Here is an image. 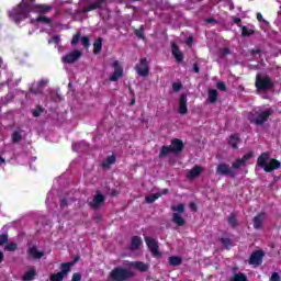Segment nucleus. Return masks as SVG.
Wrapping results in <instances>:
<instances>
[{
	"instance_id": "338daca9",
	"label": "nucleus",
	"mask_w": 281,
	"mask_h": 281,
	"mask_svg": "<svg viewBox=\"0 0 281 281\" xmlns=\"http://www.w3.org/2000/svg\"><path fill=\"white\" fill-rule=\"evenodd\" d=\"M0 164H5V158L0 156Z\"/></svg>"
},
{
	"instance_id": "72a5a7b5",
	"label": "nucleus",
	"mask_w": 281,
	"mask_h": 281,
	"mask_svg": "<svg viewBox=\"0 0 281 281\" xmlns=\"http://www.w3.org/2000/svg\"><path fill=\"white\" fill-rule=\"evenodd\" d=\"M171 211L178 212L179 214H183V212H186V204L180 203L178 205H173V206H171Z\"/></svg>"
},
{
	"instance_id": "f8f14e48",
	"label": "nucleus",
	"mask_w": 281,
	"mask_h": 281,
	"mask_svg": "<svg viewBox=\"0 0 281 281\" xmlns=\"http://www.w3.org/2000/svg\"><path fill=\"white\" fill-rule=\"evenodd\" d=\"M136 74H138V76H142L143 78H147V76L150 74V66H148L147 58L140 59V64L136 66Z\"/></svg>"
},
{
	"instance_id": "a18cd8bd",
	"label": "nucleus",
	"mask_w": 281,
	"mask_h": 281,
	"mask_svg": "<svg viewBox=\"0 0 281 281\" xmlns=\"http://www.w3.org/2000/svg\"><path fill=\"white\" fill-rule=\"evenodd\" d=\"M252 158H254V151H249L241 157V161H244V164H247V161H249V159H252Z\"/></svg>"
},
{
	"instance_id": "5701e85b",
	"label": "nucleus",
	"mask_w": 281,
	"mask_h": 281,
	"mask_svg": "<svg viewBox=\"0 0 281 281\" xmlns=\"http://www.w3.org/2000/svg\"><path fill=\"white\" fill-rule=\"evenodd\" d=\"M45 85H47V81L42 79L37 82V88L32 87L30 89L31 93H34V95H38L41 93H43V87H45Z\"/></svg>"
},
{
	"instance_id": "ea45409f",
	"label": "nucleus",
	"mask_w": 281,
	"mask_h": 281,
	"mask_svg": "<svg viewBox=\"0 0 281 281\" xmlns=\"http://www.w3.org/2000/svg\"><path fill=\"white\" fill-rule=\"evenodd\" d=\"M38 12H50L52 7L49 4H37L36 5Z\"/></svg>"
},
{
	"instance_id": "052dcab7",
	"label": "nucleus",
	"mask_w": 281,
	"mask_h": 281,
	"mask_svg": "<svg viewBox=\"0 0 281 281\" xmlns=\"http://www.w3.org/2000/svg\"><path fill=\"white\" fill-rule=\"evenodd\" d=\"M169 192H170V190L164 189V190L161 191V193H158V194H160V196H164V195L168 194Z\"/></svg>"
},
{
	"instance_id": "aec40b11",
	"label": "nucleus",
	"mask_w": 281,
	"mask_h": 281,
	"mask_svg": "<svg viewBox=\"0 0 281 281\" xmlns=\"http://www.w3.org/2000/svg\"><path fill=\"white\" fill-rule=\"evenodd\" d=\"M130 267H134L137 271H140V273H146V271H148V265L144 261H133L130 263Z\"/></svg>"
},
{
	"instance_id": "58836bf2",
	"label": "nucleus",
	"mask_w": 281,
	"mask_h": 281,
	"mask_svg": "<svg viewBox=\"0 0 281 281\" xmlns=\"http://www.w3.org/2000/svg\"><path fill=\"white\" fill-rule=\"evenodd\" d=\"M80 38H82V35L80 34V32H78L77 34H75L72 36V40L70 42V44L72 45V47H76V45H78V43H80Z\"/></svg>"
},
{
	"instance_id": "c756f323",
	"label": "nucleus",
	"mask_w": 281,
	"mask_h": 281,
	"mask_svg": "<svg viewBox=\"0 0 281 281\" xmlns=\"http://www.w3.org/2000/svg\"><path fill=\"white\" fill-rule=\"evenodd\" d=\"M115 161H116L115 155L108 156L105 161L102 164V168H110V166H113Z\"/></svg>"
},
{
	"instance_id": "0eeeda50",
	"label": "nucleus",
	"mask_w": 281,
	"mask_h": 281,
	"mask_svg": "<svg viewBox=\"0 0 281 281\" xmlns=\"http://www.w3.org/2000/svg\"><path fill=\"white\" fill-rule=\"evenodd\" d=\"M71 267H74V262H64L60 265V271L57 273H52L49 276L50 281H63L67 276L69 274V271H71Z\"/></svg>"
},
{
	"instance_id": "69168bd1",
	"label": "nucleus",
	"mask_w": 281,
	"mask_h": 281,
	"mask_svg": "<svg viewBox=\"0 0 281 281\" xmlns=\"http://www.w3.org/2000/svg\"><path fill=\"white\" fill-rule=\"evenodd\" d=\"M191 210H194V212H196V204L192 203L191 204Z\"/></svg>"
},
{
	"instance_id": "0e129e2a",
	"label": "nucleus",
	"mask_w": 281,
	"mask_h": 281,
	"mask_svg": "<svg viewBox=\"0 0 281 281\" xmlns=\"http://www.w3.org/2000/svg\"><path fill=\"white\" fill-rule=\"evenodd\" d=\"M3 262V251H0V263Z\"/></svg>"
},
{
	"instance_id": "412c9836",
	"label": "nucleus",
	"mask_w": 281,
	"mask_h": 281,
	"mask_svg": "<svg viewBox=\"0 0 281 281\" xmlns=\"http://www.w3.org/2000/svg\"><path fill=\"white\" fill-rule=\"evenodd\" d=\"M265 221V213H259L254 217L252 224L255 229H262V222Z\"/></svg>"
},
{
	"instance_id": "a19ab883",
	"label": "nucleus",
	"mask_w": 281,
	"mask_h": 281,
	"mask_svg": "<svg viewBox=\"0 0 281 281\" xmlns=\"http://www.w3.org/2000/svg\"><path fill=\"white\" fill-rule=\"evenodd\" d=\"M36 21H37L38 23H47V25H50V23H52V19H49V18H47V16H45V15H40V16L36 19Z\"/></svg>"
},
{
	"instance_id": "393cba45",
	"label": "nucleus",
	"mask_w": 281,
	"mask_h": 281,
	"mask_svg": "<svg viewBox=\"0 0 281 281\" xmlns=\"http://www.w3.org/2000/svg\"><path fill=\"white\" fill-rule=\"evenodd\" d=\"M172 222L178 226V227H183L186 225V220L183 216H181L179 213H173L172 214Z\"/></svg>"
},
{
	"instance_id": "9d476101",
	"label": "nucleus",
	"mask_w": 281,
	"mask_h": 281,
	"mask_svg": "<svg viewBox=\"0 0 281 281\" xmlns=\"http://www.w3.org/2000/svg\"><path fill=\"white\" fill-rule=\"evenodd\" d=\"M145 243L150 251V254L155 258H161V252L159 251V244H157V240L151 237H145Z\"/></svg>"
},
{
	"instance_id": "774afa93",
	"label": "nucleus",
	"mask_w": 281,
	"mask_h": 281,
	"mask_svg": "<svg viewBox=\"0 0 281 281\" xmlns=\"http://www.w3.org/2000/svg\"><path fill=\"white\" fill-rule=\"evenodd\" d=\"M78 260H80V257H75L72 265H74V262H78Z\"/></svg>"
},
{
	"instance_id": "de8ad7c7",
	"label": "nucleus",
	"mask_w": 281,
	"mask_h": 281,
	"mask_svg": "<svg viewBox=\"0 0 281 281\" xmlns=\"http://www.w3.org/2000/svg\"><path fill=\"white\" fill-rule=\"evenodd\" d=\"M216 87H217L218 91H227V86L223 81H218L216 83Z\"/></svg>"
},
{
	"instance_id": "49530a36",
	"label": "nucleus",
	"mask_w": 281,
	"mask_h": 281,
	"mask_svg": "<svg viewBox=\"0 0 281 281\" xmlns=\"http://www.w3.org/2000/svg\"><path fill=\"white\" fill-rule=\"evenodd\" d=\"M81 45H83L85 49H88L89 45H91L89 37L82 36L81 37Z\"/></svg>"
},
{
	"instance_id": "e2e57ef3",
	"label": "nucleus",
	"mask_w": 281,
	"mask_h": 281,
	"mask_svg": "<svg viewBox=\"0 0 281 281\" xmlns=\"http://www.w3.org/2000/svg\"><path fill=\"white\" fill-rule=\"evenodd\" d=\"M251 54L256 55V54H260V49H252Z\"/></svg>"
},
{
	"instance_id": "7ed1b4c3",
	"label": "nucleus",
	"mask_w": 281,
	"mask_h": 281,
	"mask_svg": "<svg viewBox=\"0 0 281 281\" xmlns=\"http://www.w3.org/2000/svg\"><path fill=\"white\" fill-rule=\"evenodd\" d=\"M109 278L111 281H127L135 278V272L124 267H115L110 273Z\"/></svg>"
},
{
	"instance_id": "423d86ee",
	"label": "nucleus",
	"mask_w": 281,
	"mask_h": 281,
	"mask_svg": "<svg viewBox=\"0 0 281 281\" xmlns=\"http://www.w3.org/2000/svg\"><path fill=\"white\" fill-rule=\"evenodd\" d=\"M255 87L258 91H269V89H273L274 83L273 80H271V77L269 75L266 76H256Z\"/></svg>"
},
{
	"instance_id": "37998d69",
	"label": "nucleus",
	"mask_w": 281,
	"mask_h": 281,
	"mask_svg": "<svg viewBox=\"0 0 281 281\" xmlns=\"http://www.w3.org/2000/svg\"><path fill=\"white\" fill-rule=\"evenodd\" d=\"M45 109L37 106L35 110H32L33 117H41V113H44Z\"/></svg>"
},
{
	"instance_id": "4d7b16f0",
	"label": "nucleus",
	"mask_w": 281,
	"mask_h": 281,
	"mask_svg": "<svg viewBox=\"0 0 281 281\" xmlns=\"http://www.w3.org/2000/svg\"><path fill=\"white\" fill-rule=\"evenodd\" d=\"M67 205H68L67 199H61V200H60V207H61V209H63V207H67Z\"/></svg>"
},
{
	"instance_id": "6ab92c4d",
	"label": "nucleus",
	"mask_w": 281,
	"mask_h": 281,
	"mask_svg": "<svg viewBox=\"0 0 281 281\" xmlns=\"http://www.w3.org/2000/svg\"><path fill=\"white\" fill-rule=\"evenodd\" d=\"M203 172V167L195 165L187 175L188 179H196Z\"/></svg>"
},
{
	"instance_id": "13d9d810",
	"label": "nucleus",
	"mask_w": 281,
	"mask_h": 281,
	"mask_svg": "<svg viewBox=\"0 0 281 281\" xmlns=\"http://www.w3.org/2000/svg\"><path fill=\"white\" fill-rule=\"evenodd\" d=\"M193 71H194V74H199V71H201L199 64H193Z\"/></svg>"
},
{
	"instance_id": "1a4fd4ad",
	"label": "nucleus",
	"mask_w": 281,
	"mask_h": 281,
	"mask_svg": "<svg viewBox=\"0 0 281 281\" xmlns=\"http://www.w3.org/2000/svg\"><path fill=\"white\" fill-rule=\"evenodd\" d=\"M105 201L106 198L104 194L100 193V191H97L93 200L88 202V205L91 207V210H100V207L104 205Z\"/></svg>"
},
{
	"instance_id": "4468645a",
	"label": "nucleus",
	"mask_w": 281,
	"mask_h": 281,
	"mask_svg": "<svg viewBox=\"0 0 281 281\" xmlns=\"http://www.w3.org/2000/svg\"><path fill=\"white\" fill-rule=\"evenodd\" d=\"M80 56H82V52L75 49L63 57V63L71 65L76 63V60H79Z\"/></svg>"
},
{
	"instance_id": "bb28decb",
	"label": "nucleus",
	"mask_w": 281,
	"mask_h": 281,
	"mask_svg": "<svg viewBox=\"0 0 281 281\" xmlns=\"http://www.w3.org/2000/svg\"><path fill=\"white\" fill-rule=\"evenodd\" d=\"M183 262V259L179 256L169 257V265L171 267H179Z\"/></svg>"
},
{
	"instance_id": "a878e982",
	"label": "nucleus",
	"mask_w": 281,
	"mask_h": 281,
	"mask_svg": "<svg viewBox=\"0 0 281 281\" xmlns=\"http://www.w3.org/2000/svg\"><path fill=\"white\" fill-rule=\"evenodd\" d=\"M34 278H36V270L34 268H32L24 273V276L22 277V280L32 281V280H34Z\"/></svg>"
},
{
	"instance_id": "b1692460",
	"label": "nucleus",
	"mask_w": 281,
	"mask_h": 281,
	"mask_svg": "<svg viewBox=\"0 0 281 281\" xmlns=\"http://www.w3.org/2000/svg\"><path fill=\"white\" fill-rule=\"evenodd\" d=\"M142 246V237L139 236H133L131 240V249L132 251H137L139 247Z\"/></svg>"
},
{
	"instance_id": "6e6d98bb",
	"label": "nucleus",
	"mask_w": 281,
	"mask_h": 281,
	"mask_svg": "<svg viewBox=\"0 0 281 281\" xmlns=\"http://www.w3.org/2000/svg\"><path fill=\"white\" fill-rule=\"evenodd\" d=\"M229 54H232V50H229V48L224 47V48L222 49V56H229Z\"/></svg>"
},
{
	"instance_id": "5fc2aeb1",
	"label": "nucleus",
	"mask_w": 281,
	"mask_h": 281,
	"mask_svg": "<svg viewBox=\"0 0 281 281\" xmlns=\"http://www.w3.org/2000/svg\"><path fill=\"white\" fill-rule=\"evenodd\" d=\"M270 280L271 281H280V274L278 272H273Z\"/></svg>"
},
{
	"instance_id": "dca6fc26",
	"label": "nucleus",
	"mask_w": 281,
	"mask_h": 281,
	"mask_svg": "<svg viewBox=\"0 0 281 281\" xmlns=\"http://www.w3.org/2000/svg\"><path fill=\"white\" fill-rule=\"evenodd\" d=\"M178 113L180 115L188 114V94H181L179 99Z\"/></svg>"
},
{
	"instance_id": "09e8293b",
	"label": "nucleus",
	"mask_w": 281,
	"mask_h": 281,
	"mask_svg": "<svg viewBox=\"0 0 281 281\" xmlns=\"http://www.w3.org/2000/svg\"><path fill=\"white\" fill-rule=\"evenodd\" d=\"M48 43H54L55 45H58L60 43V35H55L50 40H48Z\"/></svg>"
},
{
	"instance_id": "20e7f679",
	"label": "nucleus",
	"mask_w": 281,
	"mask_h": 281,
	"mask_svg": "<svg viewBox=\"0 0 281 281\" xmlns=\"http://www.w3.org/2000/svg\"><path fill=\"white\" fill-rule=\"evenodd\" d=\"M184 148L183 145V140L179 139V138H173L171 140V144L169 146H162L159 153V157H168V155H170V153H182Z\"/></svg>"
},
{
	"instance_id": "f257e3e1",
	"label": "nucleus",
	"mask_w": 281,
	"mask_h": 281,
	"mask_svg": "<svg viewBox=\"0 0 281 281\" xmlns=\"http://www.w3.org/2000/svg\"><path fill=\"white\" fill-rule=\"evenodd\" d=\"M269 153H261V155H259V157L257 158V166H259V168H263L265 172H273V170H280V160L276 158L269 160Z\"/></svg>"
},
{
	"instance_id": "9b49d317",
	"label": "nucleus",
	"mask_w": 281,
	"mask_h": 281,
	"mask_svg": "<svg viewBox=\"0 0 281 281\" xmlns=\"http://www.w3.org/2000/svg\"><path fill=\"white\" fill-rule=\"evenodd\" d=\"M114 72L110 76V82H117L120 78H124V68L120 65V61L114 60L112 64Z\"/></svg>"
},
{
	"instance_id": "2eb2a0df",
	"label": "nucleus",
	"mask_w": 281,
	"mask_h": 281,
	"mask_svg": "<svg viewBox=\"0 0 281 281\" xmlns=\"http://www.w3.org/2000/svg\"><path fill=\"white\" fill-rule=\"evenodd\" d=\"M106 3V0H97L95 2L89 3L87 7L82 9V14H87L88 12H93V10H100L102 5Z\"/></svg>"
},
{
	"instance_id": "cd10ccee",
	"label": "nucleus",
	"mask_w": 281,
	"mask_h": 281,
	"mask_svg": "<svg viewBox=\"0 0 281 281\" xmlns=\"http://www.w3.org/2000/svg\"><path fill=\"white\" fill-rule=\"evenodd\" d=\"M218 100V91L216 89L209 90V102L214 104Z\"/></svg>"
},
{
	"instance_id": "7c9ffc66",
	"label": "nucleus",
	"mask_w": 281,
	"mask_h": 281,
	"mask_svg": "<svg viewBox=\"0 0 281 281\" xmlns=\"http://www.w3.org/2000/svg\"><path fill=\"white\" fill-rule=\"evenodd\" d=\"M102 52V37L93 43V54H100Z\"/></svg>"
},
{
	"instance_id": "f03ea898",
	"label": "nucleus",
	"mask_w": 281,
	"mask_h": 281,
	"mask_svg": "<svg viewBox=\"0 0 281 281\" xmlns=\"http://www.w3.org/2000/svg\"><path fill=\"white\" fill-rule=\"evenodd\" d=\"M30 12H32V4L20 3L9 13V16H11L15 23H21V21L30 16Z\"/></svg>"
},
{
	"instance_id": "39448f33",
	"label": "nucleus",
	"mask_w": 281,
	"mask_h": 281,
	"mask_svg": "<svg viewBox=\"0 0 281 281\" xmlns=\"http://www.w3.org/2000/svg\"><path fill=\"white\" fill-rule=\"evenodd\" d=\"M272 115H273V110L268 109L266 111H262L261 113L251 112L248 115V120H249L250 124H255L256 126H262V124H265V122H267L269 120V117Z\"/></svg>"
},
{
	"instance_id": "ddd939ff",
	"label": "nucleus",
	"mask_w": 281,
	"mask_h": 281,
	"mask_svg": "<svg viewBox=\"0 0 281 281\" xmlns=\"http://www.w3.org/2000/svg\"><path fill=\"white\" fill-rule=\"evenodd\" d=\"M216 175H222V177H236V173L232 170V167L225 162L217 165Z\"/></svg>"
},
{
	"instance_id": "c03bdc74",
	"label": "nucleus",
	"mask_w": 281,
	"mask_h": 281,
	"mask_svg": "<svg viewBox=\"0 0 281 281\" xmlns=\"http://www.w3.org/2000/svg\"><path fill=\"white\" fill-rule=\"evenodd\" d=\"M220 243H222L224 247H232V239L229 238L221 237Z\"/></svg>"
},
{
	"instance_id": "8fccbe9b",
	"label": "nucleus",
	"mask_w": 281,
	"mask_h": 281,
	"mask_svg": "<svg viewBox=\"0 0 281 281\" xmlns=\"http://www.w3.org/2000/svg\"><path fill=\"white\" fill-rule=\"evenodd\" d=\"M183 88V85H181L180 82H173L172 83V89L173 91L177 93L179 91H181V89Z\"/></svg>"
},
{
	"instance_id": "c85d7f7f",
	"label": "nucleus",
	"mask_w": 281,
	"mask_h": 281,
	"mask_svg": "<svg viewBox=\"0 0 281 281\" xmlns=\"http://www.w3.org/2000/svg\"><path fill=\"white\" fill-rule=\"evenodd\" d=\"M227 223L231 227H233V229L238 227V220L236 218V214L231 213L227 218Z\"/></svg>"
},
{
	"instance_id": "a211bd4d",
	"label": "nucleus",
	"mask_w": 281,
	"mask_h": 281,
	"mask_svg": "<svg viewBox=\"0 0 281 281\" xmlns=\"http://www.w3.org/2000/svg\"><path fill=\"white\" fill-rule=\"evenodd\" d=\"M29 256L31 258H33L34 260H41V258H43V256H45V252L38 251V247L33 246V247L29 248Z\"/></svg>"
},
{
	"instance_id": "6e6552de",
	"label": "nucleus",
	"mask_w": 281,
	"mask_h": 281,
	"mask_svg": "<svg viewBox=\"0 0 281 281\" xmlns=\"http://www.w3.org/2000/svg\"><path fill=\"white\" fill-rule=\"evenodd\" d=\"M265 256L266 254L262 249L252 251L248 259V265H250L251 267H260L262 265V260H265Z\"/></svg>"
},
{
	"instance_id": "f3484780",
	"label": "nucleus",
	"mask_w": 281,
	"mask_h": 281,
	"mask_svg": "<svg viewBox=\"0 0 281 281\" xmlns=\"http://www.w3.org/2000/svg\"><path fill=\"white\" fill-rule=\"evenodd\" d=\"M170 45L173 58L177 60V63H183V53H181L179 45L175 42H170Z\"/></svg>"
},
{
	"instance_id": "864d4df0",
	"label": "nucleus",
	"mask_w": 281,
	"mask_h": 281,
	"mask_svg": "<svg viewBox=\"0 0 281 281\" xmlns=\"http://www.w3.org/2000/svg\"><path fill=\"white\" fill-rule=\"evenodd\" d=\"M71 281H82V274L79 272L74 273Z\"/></svg>"
},
{
	"instance_id": "79ce46f5",
	"label": "nucleus",
	"mask_w": 281,
	"mask_h": 281,
	"mask_svg": "<svg viewBox=\"0 0 281 281\" xmlns=\"http://www.w3.org/2000/svg\"><path fill=\"white\" fill-rule=\"evenodd\" d=\"M135 36H137L138 38H146V36L144 35V26H140L139 29H136L134 31Z\"/></svg>"
},
{
	"instance_id": "473e14b6",
	"label": "nucleus",
	"mask_w": 281,
	"mask_h": 281,
	"mask_svg": "<svg viewBox=\"0 0 281 281\" xmlns=\"http://www.w3.org/2000/svg\"><path fill=\"white\" fill-rule=\"evenodd\" d=\"M12 144H19L23 139V135L19 131H14L11 135Z\"/></svg>"
},
{
	"instance_id": "bf43d9fd",
	"label": "nucleus",
	"mask_w": 281,
	"mask_h": 281,
	"mask_svg": "<svg viewBox=\"0 0 281 281\" xmlns=\"http://www.w3.org/2000/svg\"><path fill=\"white\" fill-rule=\"evenodd\" d=\"M257 21L265 23V19L262 18V13H257Z\"/></svg>"
},
{
	"instance_id": "f704fd0d",
	"label": "nucleus",
	"mask_w": 281,
	"mask_h": 281,
	"mask_svg": "<svg viewBox=\"0 0 281 281\" xmlns=\"http://www.w3.org/2000/svg\"><path fill=\"white\" fill-rule=\"evenodd\" d=\"M243 166H246L245 160L240 159H236L233 164H232V168H234V170H238L240 168H243Z\"/></svg>"
},
{
	"instance_id": "e433bc0d",
	"label": "nucleus",
	"mask_w": 281,
	"mask_h": 281,
	"mask_svg": "<svg viewBox=\"0 0 281 281\" xmlns=\"http://www.w3.org/2000/svg\"><path fill=\"white\" fill-rule=\"evenodd\" d=\"M5 251H16L19 249V245L16 243L12 241L5 245L4 247Z\"/></svg>"
},
{
	"instance_id": "4c0bfd02",
	"label": "nucleus",
	"mask_w": 281,
	"mask_h": 281,
	"mask_svg": "<svg viewBox=\"0 0 281 281\" xmlns=\"http://www.w3.org/2000/svg\"><path fill=\"white\" fill-rule=\"evenodd\" d=\"M159 196H161V194H159V193L147 195L145 198V201H146V203H154L155 201H157V199H159Z\"/></svg>"
},
{
	"instance_id": "c9c22d12",
	"label": "nucleus",
	"mask_w": 281,
	"mask_h": 281,
	"mask_svg": "<svg viewBox=\"0 0 281 281\" xmlns=\"http://www.w3.org/2000/svg\"><path fill=\"white\" fill-rule=\"evenodd\" d=\"M231 281H247V276L243 272L235 273Z\"/></svg>"
},
{
	"instance_id": "4be33fe9",
	"label": "nucleus",
	"mask_w": 281,
	"mask_h": 281,
	"mask_svg": "<svg viewBox=\"0 0 281 281\" xmlns=\"http://www.w3.org/2000/svg\"><path fill=\"white\" fill-rule=\"evenodd\" d=\"M240 135L238 134H233L228 138V146H232L234 150L238 148V144H240Z\"/></svg>"
},
{
	"instance_id": "603ef678",
	"label": "nucleus",
	"mask_w": 281,
	"mask_h": 281,
	"mask_svg": "<svg viewBox=\"0 0 281 281\" xmlns=\"http://www.w3.org/2000/svg\"><path fill=\"white\" fill-rule=\"evenodd\" d=\"M232 21L233 23H235V25H237V27H243L241 23H243V20L240 18H232Z\"/></svg>"
},
{
	"instance_id": "2f4dec72",
	"label": "nucleus",
	"mask_w": 281,
	"mask_h": 281,
	"mask_svg": "<svg viewBox=\"0 0 281 281\" xmlns=\"http://www.w3.org/2000/svg\"><path fill=\"white\" fill-rule=\"evenodd\" d=\"M256 34V31L248 29L247 26H241V36L249 37L254 36Z\"/></svg>"
},
{
	"instance_id": "680f3d73",
	"label": "nucleus",
	"mask_w": 281,
	"mask_h": 281,
	"mask_svg": "<svg viewBox=\"0 0 281 281\" xmlns=\"http://www.w3.org/2000/svg\"><path fill=\"white\" fill-rule=\"evenodd\" d=\"M128 90H130L131 95H135V91H133V87L130 86Z\"/></svg>"
},
{
	"instance_id": "3c124183",
	"label": "nucleus",
	"mask_w": 281,
	"mask_h": 281,
	"mask_svg": "<svg viewBox=\"0 0 281 281\" xmlns=\"http://www.w3.org/2000/svg\"><path fill=\"white\" fill-rule=\"evenodd\" d=\"M8 244V234L0 235V247Z\"/></svg>"
}]
</instances>
